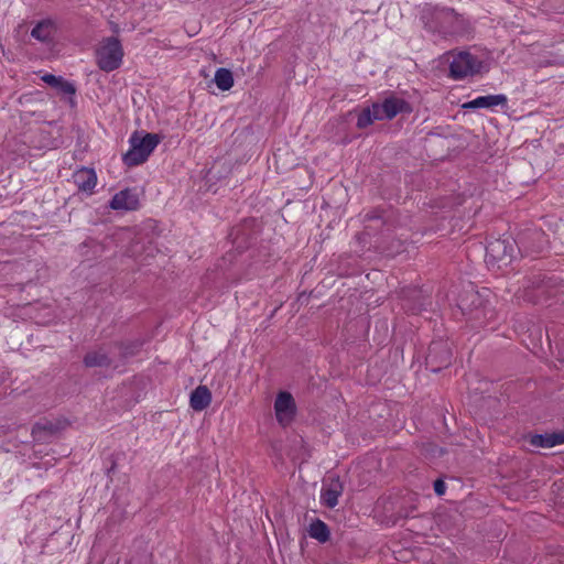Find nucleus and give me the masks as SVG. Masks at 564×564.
<instances>
[{
    "instance_id": "nucleus-30",
    "label": "nucleus",
    "mask_w": 564,
    "mask_h": 564,
    "mask_svg": "<svg viewBox=\"0 0 564 564\" xmlns=\"http://www.w3.org/2000/svg\"><path fill=\"white\" fill-rule=\"evenodd\" d=\"M106 464V476L109 479V482H112V475L115 474L118 465V455L117 454H110L108 457L105 458Z\"/></svg>"
},
{
    "instance_id": "nucleus-23",
    "label": "nucleus",
    "mask_w": 564,
    "mask_h": 564,
    "mask_svg": "<svg viewBox=\"0 0 564 564\" xmlns=\"http://www.w3.org/2000/svg\"><path fill=\"white\" fill-rule=\"evenodd\" d=\"M367 221H378L380 226L387 227V231L393 227V210L376 207L365 215Z\"/></svg>"
},
{
    "instance_id": "nucleus-8",
    "label": "nucleus",
    "mask_w": 564,
    "mask_h": 564,
    "mask_svg": "<svg viewBox=\"0 0 564 564\" xmlns=\"http://www.w3.org/2000/svg\"><path fill=\"white\" fill-rule=\"evenodd\" d=\"M258 224L254 218H246L231 228L228 238L232 247L242 252L247 250L257 239Z\"/></svg>"
},
{
    "instance_id": "nucleus-27",
    "label": "nucleus",
    "mask_w": 564,
    "mask_h": 564,
    "mask_svg": "<svg viewBox=\"0 0 564 564\" xmlns=\"http://www.w3.org/2000/svg\"><path fill=\"white\" fill-rule=\"evenodd\" d=\"M214 82L220 90H229L234 86V76L231 70L225 67L217 68Z\"/></svg>"
},
{
    "instance_id": "nucleus-16",
    "label": "nucleus",
    "mask_w": 564,
    "mask_h": 564,
    "mask_svg": "<svg viewBox=\"0 0 564 564\" xmlns=\"http://www.w3.org/2000/svg\"><path fill=\"white\" fill-rule=\"evenodd\" d=\"M59 425L51 421L37 422L33 425L31 435L39 443H48L51 437L57 434Z\"/></svg>"
},
{
    "instance_id": "nucleus-32",
    "label": "nucleus",
    "mask_w": 564,
    "mask_h": 564,
    "mask_svg": "<svg viewBox=\"0 0 564 564\" xmlns=\"http://www.w3.org/2000/svg\"><path fill=\"white\" fill-rule=\"evenodd\" d=\"M370 108V112H371V116H372V119L376 121V120H386V118L383 117V102L379 104V102H373L371 105Z\"/></svg>"
},
{
    "instance_id": "nucleus-19",
    "label": "nucleus",
    "mask_w": 564,
    "mask_h": 564,
    "mask_svg": "<svg viewBox=\"0 0 564 564\" xmlns=\"http://www.w3.org/2000/svg\"><path fill=\"white\" fill-rule=\"evenodd\" d=\"M529 442L534 447L551 448L564 444V432L530 435Z\"/></svg>"
},
{
    "instance_id": "nucleus-11",
    "label": "nucleus",
    "mask_w": 564,
    "mask_h": 564,
    "mask_svg": "<svg viewBox=\"0 0 564 564\" xmlns=\"http://www.w3.org/2000/svg\"><path fill=\"white\" fill-rule=\"evenodd\" d=\"M343 492L344 484L340 481L339 476L330 475L323 481L321 501L325 507L333 509L338 505V498Z\"/></svg>"
},
{
    "instance_id": "nucleus-5",
    "label": "nucleus",
    "mask_w": 564,
    "mask_h": 564,
    "mask_svg": "<svg viewBox=\"0 0 564 564\" xmlns=\"http://www.w3.org/2000/svg\"><path fill=\"white\" fill-rule=\"evenodd\" d=\"M123 57L122 45L118 37L110 36L102 41L96 51L98 67L104 72H112L120 67Z\"/></svg>"
},
{
    "instance_id": "nucleus-35",
    "label": "nucleus",
    "mask_w": 564,
    "mask_h": 564,
    "mask_svg": "<svg viewBox=\"0 0 564 564\" xmlns=\"http://www.w3.org/2000/svg\"><path fill=\"white\" fill-rule=\"evenodd\" d=\"M232 258H234V254L231 252H227L226 256L224 257V260L229 259V261H231Z\"/></svg>"
},
{
    "instance_id": "nucleus-9",
    "label": "nucleus",
    "mask_w": 564,
    "mask_h": 564,
    "mask_svg": "<svg viewBox=\"0 0 564 564\" xmlns=\"http://www.w3.org/2000/svg\"><path fill=\"white\" fill-rule=\"evenodd\" d=\"M402 310L412 315H417L431 305V297L422 289L406 288L401 291Z\"/></svg>"
},
{
    "instance_id": "nucleus-6",
    "label": "nucleus",
    "mask_w": 564,
    "mask_h": 564,
    "mask_svg": "<svg viewBox=\"0 0 564 564\" xmlns=\"http://www.w3.org/2000/svg\"><path fill=\"white\" fill-rule=\"evenodd\" d=\"M452 344L445 339L433 340L427 349L425 367L432 372H440L452 365Z\"/></svg>"
},
{
    "instance_id": "nucleus-18",
    "label": "nucleus",
    "mask_w": 564,
    "mask_h": 564,
    "mask_svg": "<svg viewBox=\"0 0 564 564\" xmlns=\"http://www.w3.org/2000/svg\"><path fill=\"white\" fill-rule=\"evenodd\" d=\"M73 177L82 192L91 193L97 184V174L94 169L82 167L74 173Z\"/></svg>"
},
{
    "instance_id": "nucleus-26",
    "label": "nucleus",
    "mask_w": 564,
    "mask_h": 564,
    "mask_svg": "<svg viewBox=\"0 0 564 564\" xmlns=\"http://www.w3.org/2000/svg\"><path fill=\"white\" fill-rule=\"evenodd\" d=\"M83 362L86 367H110L111 359L106 352L102 351H89L85 355Z\"/></svg>"
},
{
    "instance_id": "nucleus-10",
    "label": "nucleus",
    "mask_w": 564,
    "mask_h": 564,
    "mask_svg": "<svg viewBox=\"0 0 564 564\" xmlns=\"http://www.w3.org/2000/svg\"><path fill=\"white\" fill-rule=\"evenodd\" d=\"M555 286V279L554 276H549L545 273L539 272L536 274H533L532 276H529L525 279V282L523 284L524 288V296L533 301L534 295L531 294L532 291L540 292V295L551 296L552 289Z\"/></svg>"
},
{
    "instance_id": "nucleus-22",
    "label": "nucleus",
    "mask_w": 564,
    "mask_h": 564,
    "mask_svg": "<svg viewBox=\"0 0 564 564\" xmlns=\"http://www.w3.org/2000/svg\"><path fill=\"white\" fill-rule=\"evenodd\" d=\"M144 343V339L137 338L131 340L116 341L113 347L119 351L121 359H128L137 356L141 351Z\"/></svg>"
},
{
    "instance_id": "nucleus-13",
    "label": "nucleus",
    "mask_w": 564,
    "mask_h": 564,
    "mask_svg": "<svg viewBox=\"0 0 564 564\" xmlns=\"http://www.w3.org/2000/svg\"><path fill=\"white\" fill-rule=\"evenodd\" d=\"M109 207L113 210H137L140 207L139 195L131 188L119 191L112 196Z\"/></svg>"
},
{
    "instance_id": "nucleus-36",
    "label": "nucleus",
    "mask_w": 564,
    "mask_h": 564,
    "mask_svg": "<svg viewBox=\"0 0 564 564\" xmlns=\"http://www.w3.org/2000/svg\"><path fill=\"white\" fill-rule=\"evenodd\" d=\"M115 32H118V25H115L112 29Z\"/></svg>"
},
{
    "instance_id": "nucleus-29",
    "label": "nucleus",
    "mask_w": 564,
    "mask_h": 564,
    "mask_svg": "<svg viewBox=\"0 0 564 564\" xmlns=\"http://www.w3.org/2000/svg\"><path fill=\"white\" fill-rule=\"evenodd\" d=\"M373 121L375 120L372 119L370 108L366 107L358 115L356 126L358 129H365V128L369 127L370 124H372Z\"/></svg>"
},
{
    "instance_id": "nucleus-3",
    "label": "nucleus",
    "mask_w": 564,
    "mask_h": 564,
    "mask_svg": "<svg viewBox=\"0 0 564 564\" xmlns=\"http://www.w3.org/2000/svg\"><path fill=\"white\" fill-rule=\"evenodd\" d=\"M130 149L123 154L122 161L129 166H137L144 163L156 145L160 143V135L156 133L140 134L133 132L129 139Z\"/></svg>"
},
{
    "instance_id": "nucleus-28",
    "label": "nucleus",
    "mask_w": 564,
    "mask_h": 564,
    "mask_svg": "<svg viewBox=\"0 0 564 564\" xmlns=\"http://www.w3.org/2000/svg\"><path fill=\"white\" fill-rule=\"evenodd\" d=\"M53 23L50 20L39 22L31 31V36L41 41L50 42L52 40Z\"/></svg>"
},
{
    "instance_id": "nucleus-15",
    "label": "nucleus",
    "mask_w": 564,
    "mask_h": 564,
    "mask_svg": "<svg viewBox=\"0 0 564 564\" xmlns=\"http://www.w3.org/2000/svg\"><path fill=\"white\" fill-rule=\"evenodd\" d=\"M508 102L507 96L499 94V95H487V96H479L473 100H469L465 104H463L462 108L465 110H475L479 108H492L496 106H506Z\"/></svg>"
},
{
    "instance_id": "nucleus-21",
    "label": "nucleus",
    "mask_w": 564,
    "mask_h": 564,
    "mask_svg": "<svg viewBox=\"0 0 564 564\" xmlns=\"http://www.w3.org/2000/svg\"><path fill=\"white\" fill-rule=\"evenodd\" d=\"M80 254L88 261L101 258L106 251V246L88 237L85 241L79 245Z\"/></svg>"
},
{
    "instance_id": "nucleus-4",
    "label": "nucleus",
    "mask_w": 564,
    "mask_h": 564,
    "mask_svg": "<svg viewBox=\"0 0 564 564\" xmlns=\"http://www.w3.org/2000/svg\"><path fill=\"white\" fill-rule=\"evenodd\" d=\"M517 245L511 238L494 239L486 246L485 261L489 268L497 267L500 269L502 265L511 263Z\"/></svg>"
},
{
    "instance_id": "nucleus-24",
    "label": "nucleus",
    "mask_w": 564,
    "mask_h": 564,
    "mask_svg": "<svg viewBox=\"0 0 564 564\" xmlns=\"http://www.w3.org/2000/svg\"><path fill=\"white\" fill-rule=\"evenodd\" d=\"M42 80L52 86L53 88L57 89L59 93H63L65 95H75L76 94V87L73 83L64 79L62 76H56L53 74H45L42 76Z\"/></svg>"
},
{
    "instance_id": "nucleus-7",
    "label": "nucleus",
    "mask_w": 564,
    "mask_h": 564,
    "mask_svg": "<svg viewBox=\"0 0 564 564\" xmlns=\"http://www.w3.org/2000/svg\"><path fill=\"white\" fill-rule=\"evenodd\" d=\"M484 62L469 52H459L454 55L449 64V77L453 79H463L467 76L479 74Z\"/></svg>"
},
{
    "instance_id": "nucleus-12",
    "label": "nucleus",
    "mask_w": 564,
    "mask_h": 564,
    "mask_svg": "<svg viewBox=\"0 0 564 564\" xmlns=\"http://www.w3.org/2000/svg\"><path fill=\"white\" fill-rule=\"evenodd\" d=\"M274 411L276 420L283 425L289 424L294 419L296 405L290 392L282 391L276 395Z\"/></svg>"
},
{
    "instance_id": "nucleus-31",
    "label": "nucleus",
    "mask_w": 564,
    "mask_h": 564,
    "mask_svg": "<svg viewBox=\"0 0 564 564\" xmlns=\"http://www.w3.org/2000/svg\"><path fill=\"white\" fill-rule=\"evenodd\" d=\"M416 510V508L414 506H410V507H402L398 510V512L395 513V519H394V523L400 520V519H409V518H414L415 514H414V511Z\"/></svg>"
},
{
    "instance_id": "nucleus-2",
    "label": "nucleus",
    "mask_w": 564,
    "mask_h": 564,
    "mask_svg": "<svg viewBox=\"0 0 564 564\" xmlns=\"http://www.w3.org/2000/svg\"><path fill=\"white\" fill-rule=\"evenodd\" d=\"M427 31L437 33L444 39L469 34L471 25L462 14L452 8L435 7L430 20L425 23Z\"/></svg>"
},
{
    "instance_id": "nucleus-20",
    "label": "nucleus",
    "mask_w": 564,
    "mask_h": 564,
    "mask_svg": "<svg viewBox=\"0 0 564 564\" xmlns=\"http://www.w3.org/2000/svg\"><path fill=\"white\" fill-rule=\"evenodd\" d=\"M212 402V392L206 386L195 388L189 397V405L194 411H203Z\"/></svg>"
},
{
    "instance_id": "nucleus-34",
    "label": "nucleus",
    "mask_w": 564,
    "mask_h": 564,
    "mask_svg": "<svg viewBox=\"0 0 564 564\" xmlns=\"http://www.w3.org/2000/svg\"><path fill=\"white\" fill-rule=\"evenodd\" d=\"M378 228H379V226L369 225L366 227V231H367V234H370V230H377Z\"/></svg>"
},
{
    "instance_id": "nucleus-17",
    "label": "nucleus",
    "mask_w": 564,
    "mask_h": 564,
    "mask_svg": "<svg viewBox=\"0 0 564 564\" xmlns=\"http://www.w3.org/2000/svg\"><path fill=\"white\" fill-rule=\"evenodd\" d=\"M376 248L383 256L393 258L404 251V243L401 239L382 236L376 240Z\"/></svg>"
},
{
    "instance_id": "nucleus-14",
    "label": "nucleus",
    "mask_w": 564,
    "mask_h": 564,
    "mask_svg": "<svg viewBox=\"0 0 564 564\" xmlns=\"http://www.w3.org/2000/svg\"><path fill=\"white\" fill-rule=\"evenodd\" d=\"M383 102V117L387 120L393 119L399 113H411L412 106L410 102L395 96L384 98Z\"/></svg>"
},
{
    "instance_id": "nucleus-25",
    "label": "nucleus",
    "mask_w": 564,
    "mask_h": 564,
    "mask_svg": "<svg viewBox=\"0 0 564 564\" xmlns=\"http://www.w3.org/2000/svg\"><path fill=\"white\" fill-rule=\"evenodd\" d=\"M308 534L319 543H325L329 540L330 531L324 521L321 519H315L310 524Z\"/></svg>"
},
{
    "instance_id": "nucleus-1",
    "label": "nucleus",
    "mask_w": 564,
    "mask_h": 564,
    "mask_svg": "<svg viewBox=\"0 0 564 564\" xmlns=\"http://www.w3.org/2000/svg\"><path fill=\"white\" fill-rule=\"evenodd\" d=\"M492 297L494 294L489 289L476 290L473 285L460 293L457 306L470 327H485L496 318Z\"/></svg>"
},
{
    "instance_id": "nucleus-33",
    "label": "nucleus",
    "mask_w": 564,
    "mask_h": 564,
    "mask_svg": "<svg viewBox=\"0 0 564 564\" xmlns=\"http://www.w3.org/2000/svg\"><path fill=\"white\" fill-rule=\"evenodd\" d=\"M433 489H434V492L437 495V496H443L446 491V484L443 479L441 478H437L434 484H433Z\"/></svg>"
}]
</instances>
